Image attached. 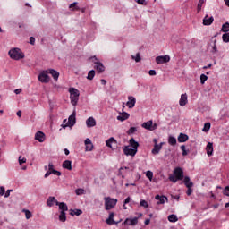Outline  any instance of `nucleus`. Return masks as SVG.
<instances>
[{"mask_svg":"<svg viewBox=\"0 0 229 229\" xmlns=\"http://www.w3.org/2000/svg\"><path fill=\"white\" fill-rule=\"evenodd\" d=\"M168 180L173 183H176L178 180H183V169L182 167H176L174 170V174L169 175Z\"/></svg>","mask_w":229,"mask_h":229,"instance_id":"obj_1","label":"nucleus"},{"mask_svg":"<svg viewBox=\"0 0 229 229\" xmlns=\"http://www.w3.org/2000/svg\"><path fill=\"white\" fill-rule=\"evenodd\" d=\"M69 92H70L71 104L73 106H76L80 99V90H78L75 88H70Z\"/></svg>","mask_w":229,"mask_h":229,"instance_id":"obj_2","label":"nucleus"},{"mask_svg":"<svg viewBox=\"0 0 229 229\" xmlns=\"http://www.w3.org/2000/svg\"><path fill=\"white\" fill-rule=\"evenodd\" d=\"M9 56L13 60H22L24 58V54L20 48H13L9 51Z\"/></svg>","mask_w":229,"mask_h":229,"instance_id":"obj_3","label":"nucleus"},{"mask_svg":"<svg viewBox=\"0 0 229 229\" xmlns=\"http://www.w3.org/2000/svg\"><path fill=\"white\" fill-rule=\"evenodd\" d=\"M105 201V209L106 210H112V208H115L117 205V199H112L110 197L104 198Z\"/></svg>","mask_w":229,"mask_h":229,"instance_id":"obj_4","label":"nucleus"},{"mask_svg":"<svg viewBox=\"0 0 229 229\" xmlns=\"http://www.w3.org/2000/svg\"><path fill=\"white\" fill-rule=\"evenodd\" d=\"M142 128H145V130H148L149 131H155L157 128H158V125L157 123H153V121H148L142 123Z\"/></svg>","mask_w":229,"mask_h":229,"instance_id":"obj_5","label":"nucleus"},{"mask_svg":"<svg viewBox=\"0 0 229 229\" xmlns=\"http://www.w3.org/2000/svg\"><path fill=\"white\" fill-rule=\"evenodd\" d=\"M47 74H48L47 71L42 72L41 73H39L38 80L41 83H49L51 78H49V75H47Z\"/></svg>","mask_w":229,"mask_h":229,"instance_id":"obj_6","label":"nucleus"},{"mask_svg":"<svg viewBox=\"0 0 229 229\" xmlns=\"http://www.w3.org/2000/svg\"><path fill=\"white\" fill-rule=\"evenodd\" d=\"M92 60H93L94 64H96V65L94 66L96 71H98L99 73L105 72V65H103L101 63L98 62V58H96V56L92 57Z\"/></svg>","mask_w":229,"mask_h":229,"instance_id":"obj_7","label":"nucleus"},{"mask_svg":"<svg viewBox=\"0 0 229 229\" xmlns=\"http://www.w3.org/2000/svg\"><path fill=\"white\" fill-rule=\"evenodd\" d=\"M137 151L135 148H130V146H126L123 148V153L124 155H126L127 157H135V155H137Z\"/></svg>","mask_w":229,"mask_h":229,"instance_id":"obj_8","label":"nucleus"},{"mask_svg":"<svg viewBox=\"0 0 229 229\" xmlns=\"http://www.w3.org/2000/svg\"><path fill=\"white\" fill-rule=\"evenodd\" d=\"M171 57L169 55H159L156 57V63L158 64H167V62H170Z\"/></svg>","mask_w":229,"mask_h":229,"instance_id":"obj_9","label":"nucleus"},{"mask_svg":"<svg viewBox=\"0 0 229 229\" xmlns=\"http://www.w3.org/2000/svg\"><path fill=\"white\" fill-rule=\"evenodd\" d=\"M106 146H107V148H110L111 149H115V148L117 147V140H115V138L112 137L106 141Z\"/></svg>","mask_w":229,"mask_h":229,"instance_id":"obj_10","label":"nucleus"},{"mask_svg":"<svg viewBox=\"0 0 229 229\" xmlns=\"http://www.w3.org/2000/svg\"><path fill=\"white\" fill-rule=\"evenodd\" d=\"M76 124V113L73 112L72 115L69 116L67 123L64 126V128H67V126H74Z\"/></svg>","mask_w":229,"mask_h":229,"instance_id":"obj_11","label":"nucleus"},{"mask_svg":"<svg viewBox=\"0 0 229 229\" xmlns=\"http://www.w3.org/2000/svg\"><path fill=\"white\" fill-rule=\"evenodd\" d=\"M35 140L44 142L46 140V134L42 131H38L35 134Z\"/></svg>","mask_w":229,"mask_h":229,"instance_id":"obj_12","label":"nucleus"},{"mask_svg":"<svg viewBox=\"0 0 229 229\" xmlns=\"http://www.w3.org/2000/svg\"><path fill=\"white\" fill-rule=\"evenodd\" d=\"M214 22V16H208V14H206L203 18V25L204 26H211V24Z\"/></svg>","mask_w":229,"mask_h":229,"instance_id":"obj_13","label":"nucleus"},{"mask_svg":"<svg viewBox=\"0 0 229 229\" xmlns=\"http://www.w3.org/2000/svg\"><path fill=\"white\" fill-rule=\"evenodd\" d=\"M139 223V218L134 217V218H126L125 221L123 222V225H127L128 226H135Z\"/></svg>","mask_w":229,"mask_h":229,"instance_id":"obj_14","label":"nucleus"},{"mask_svg":"<svg viewBox=\"0 0 229 229\" xmlns=\"http://www.w3.org/2000/svg\"><path fill=\"white\" fill-rule=\"evenodd\" d=\"M135 103H137V99H135V97L130 96L128 97V102L126 103V106H128V108H133L135 106Z\"/></svg>","mask_w":229,"mask_h":229,"instance_id":"obj_15","label":"nucleus"},{"mask_svg":"<svg viewBox=\"0 0 229 229\" xmlns=\"http://www.w3.org/2000/svg\"><path fill=\"white\" fill-rule=\"evenodd\" d=\"M155 199H157V205H164V203H165V201H168L167 197L162 195H156L155 196Z\"/></svg>","mask_w":229,"mask_h":229,"instance_id":"obj_16","label":"nucleus"},{"mask_svg":"<svg viewBox=\"0 0 229 229\" xmlns=\"http://www.w3.org/2000/svg\"><path fill=\"white\" fill-rule=\"evenodd\" d=\"M47 72H48V74H51L55 81H57L58 78H60V72H58L55 70L48 69V70H47Z\"/></svg>","mask_w":229,"mask_h":229,"instance_id":"obj_17","label":"nucleus"},{"mask_svg":"<svg viewBox=\"0 0 229 229\" xmlns=\"http://www.w3.org/2000/svg\"><path fill=\"white\" fill-rule=\"evenodd\" d=\"M162 146H164V142H161L160 144L156 143L154 145V148L152 149V155H158L162 149Z\"/></svg>","mask_w":229,"mask_h":229,"instance_id":"obj_18","label":"nucleus"},{"mask_svg":"<svg viewBox=\"0 0 229 229\" xmlns=\"http://www.w3.org/2000/svg\"><path fill=\"white\" fill-rule=\"evenodd\" d=\"M84 144L86 146V151H92V149L94 148L92 140H90V139H89V138L85 140Z\"/></svg>","mask_w":229,"mask_h":229,"instance_id":"obj_19","label":"nucleus"},{"mask_svg":"<svg viewBox=\"0 0 229 229\" xmlns=\"http://www.w3.org/2000/svg\"><path fill=\"white\" fill-rule=\"evenodd\" d=\"M206 151L208 157H212L214 153V145L211 142H208L207 147H206Z\"/></svg>","mask_w":229,"mask_h":229,"instance_id":"obj_20","label":"nucleus"},{"mask_svg":"<svg viewBox=\"0 0 229 229\" xmlns=\"http://www.w3.org/2000/svg\"><path fill=\"white\" fill-rule=\"evenodd\" d=\"M188 99H187V93L182 94L181 98L179 100L180 106H185L187 105Z\"/></svg>","mask_w":229,"mask_h":229,"instance_id":"obj_21","label":"nucleus"},{"mask_svg":"<svg viewBox=\"0 0 229 229\" xmlns=\"http://www.w3.org/2000/svg\"><path fill=\"white\" fill-rule=\"evenodd\" d=\"M55 205L57 207H59V208L61 209V212H67V210H69V208L67 207V204H65L64 202L55 201Z\"/></svg>","mask_w":229,"mask_h":229,"instance_id":"obj_22","label":"nucleus"},{"mask_svg":"<svg viewBox=\"0 0 229 229\" xmlns=\"http://www.w3.org/2000/svg\"><path fill=\"white\" fill-rule=\"evenodd\" d=\"M86 124L88 128H94L96 126V119L94 117H89L86 120Z\"/></svg>","mask_w":229,"mask_h":229,"instance_id":"obj_23","label":"nucleus"},{"mask_svg":"<svg viewBox=\"0 0 229 229\" xmlns=\"http://www.w3.org/2000/svg\"><path fill=\"white\" fill-rule=\"evenodd\" d=\"M129 144H130V148H132V149H136L138 151V149H139V142H137L134 138H131L129 140Z\"/></svg>","mask_w":229,"mask_h":229,"instance_id":"obj_24","label":"nucleus"},{"mask_svg":"<svg viewBox=\"0 0 229 229\" xmlns=\"http://www.w3.org/2000/svg\"><path fill=\"white\" fill-rule=\"evenodd\" d=\"M127 119H130V114L123 112L120 114V115L117 116V121H126Z\"/></svg>","mask_w":229,"mask_h":229,"instance_id":"obj_25","label":"nucleus"},{"mask_svg":"<svg viewBox=\"0 0 229 229\" xmlns=\"http://www.w3.org/2000/svg\"><path fill=\"white\" fill-rule=\"evenodd\" d=\"M63 168L67 169L68 171H72V162H71L70 160H65L63 163Z\"/></svg>","mask_w":229,"mask_h":229,"instance_id":"obj_26","label":"nucleus"},{"mask_svg":"<svg viewBox=\"0 0 229 229\" xmlns=\"http://www.w3.org/2000/svg\"><path fill=\"white\" fill-rule=\"evenodd\" d=\"M178 142H187L189 136L187 134L180 133L177 138Z\"/></svg>","mask_w":229,"mask_h":229,"instance_id":"obj_27","label":"nucleus"},{"mask_svg":"<svg viewBox=\"0 0 229 229\" xmlns=\"http://www.w3.org/2000/svg\"><path fill=\"white\" fill-rule=\"evenodd\" d=\"M183 183L187 188L194 186V183L191 182V178L189 176L184 177Z\"/></svg>","mask_w":229,"mask_h":229,"instance_id":"obj_28","label":"nucleus"},{"mask_svg":"<svg viewBox=\"0 0 229 229\" xmlns=\"http://www.w3.org/2000/svg\"><path fill=\"white\" fill-rule=\"evenodd\" d=\"M83 214V211L81 209H71L70 216H81Z\"/></svg>","mask_w":229,"mask_h":229,"instance_id":"obj_29","label":"nucleus"},{"mask_svg":"<svg viewBox=\"0 0 229 229\" xmlns=\"http://www.w3.org/2000/svg\"><path fill=\"white\" fill-rule=\"evenodd\" d=\"M69 8L72 10V12H80V7L78 6L77 2L71 4Z\"/></svg>","mask_w":229,"mask_h":229,"instance_id":"obj_30","label":"nucleus"},{"mask_svg":"<svg viewBox=\"0 0 229 229\" xmlns=\"http://www.w3.org/2000/svg\"><path fill=\"white\" fill-rule=\"evenodd\" d=\"M56 201H58V200H56V199H55V197H49V198L47 199V207H53L54 203H56Z\"/></svg>","mask_w":229,"mask_h":229,"instance_id":"obj_31","label":"nucleus"},{"mask_svg":"<svg viewBox=\"0 0 229 229\" xmlns=\"http://www.w3.org/2000/svg\"><path fill=\"white\" fill-rule=\"evenodd\" d=\"M59 221H61V223H65L67 221V216L65 212L60 211Z\"/></svg>","mask_w":229,"mask_h":229,"instance_id":"obj_32","label":"nucleus"},{"mask_svg":"<svg viewBox=\"0 0 229 229\" xmlns=\"http://www.w3.org/2000/svg\"><path fill=\"white\" fill-rule=\"evenodd\" d=\"M221 31H223V33H228V31H229V22H225V24L222 25Z\"/></svg>","mask_w":229,"mask_h":229,"instance_id":"obj_33","label":"nucleus"},{"mask_svg":"<svg viewBox=\"0 0 229 229\" xmlns=\"http://www.w3.org/2000/svg\"><path fill=\"white\" fill-rule=\"evenodd\" d=\"M22 212L25 214L26 219H31L33 217V214L28 209H23Z\"/></svg>","mask_w":229,"mask_h":229,"instance_id":"obj_34","label":"nucleus"},{"mask_svg":"<svg viewBox=\"0 0 229 229\" xmlns=\"http://www.w3.org/2000/svg\"><path fill=\"white\" fill-rule=\"evenodd\" d=\"M168 221L170 223H176V221H178V216H176V215H170L168 216Z\"/></svg>","mask_w":229,"mask_h":229,"instance_id":"obj_35","label":"nucleus"},{"mask_svg":"<svg viewBox=\"0 0 229 229\" xmlns=\"http://www.w3.org/2000/svg\"><path fill=\"white\" fill-rule=\"evenodd\" d=\"M94 76H96V71L91 70L88 72L87 79L88 80H94Z\"/></svg>","mask_w":229,"mask_h":229,"instance_id":"obj_36","label":"nucleus"},{"mask_svg":"<svg viewBox=\"0 0 229 229\" xmlns=\"http://www.w3.org/2000/svg\"><path fill=\"white\" fill-rule=\"evenodd\" d=\"M168 143L171 146H176V138H174L173 136H170L169 139H168Z\"/></svg>","mask_w":229,"mask_h":229,"instance_id":"obj_37","label":"nucleus"},{"mask_svg":"<svg viewBox=\"0 0 229 229\" xmlns=\"http://www.w3.org/2000/svg\"><path fill=\"white\" fill-rule=\"evenodd\" d=\"M210 123H206L204 124V127L202 129V131H204L205 133H207V131H208L210 130Z\"/></svg>","mask_w":229,"mask_h":229,"instance_id":"obj_38","label":"nucleus"},{"mask_svg":"<svg viewBox=\"0 0 229 229\" xmlns=\"http://www.w3.org/2000/svg\"><path fill=\"white\" fill-rule=\"evenodd\" d=\"M106 225H117L116 221L114 220V218H107L106 220Z\"/></svg>","mask_w":229,"mask_h":229,"instance_id":"obj_39","label":"nucleus"},{"mask_svg":"<svg viewBox=\"0 0 229 229\" xmlns=\"http://www.w3.org/2000/svg\"><path fill=\"white\" fill-rule=\"evenodd\" d=\"M137 131V127H131L128 131H127V134L128 135H133V133H135Z\"/></svg>","mask_w":229,"mask_h":229,"instance_id":"obj_40","label":"nucleus"},{"mask_svg":"<svg viewBox=\"0 0 229 229\" xmlns=\"http://www.w3.org/2000/svg\"><path fill=\"white\" fill-rule=\"evenodd\" d=\"M207 80H208V77L205 74H201L200 75V83L201 85L205 84V81H207Z\"/></svg>","mask_w":229,"mask_h":229,"instance_id":"obj_41","label":"nucleus"},{"mask_svg":"<svg viewBox=\"0 0 229 229\" xmlns=\"http://www.w3.org/2000/svg\"><path fill=\"white\" fill-rule=\"evenodd\" d=\"M205 4V0H199L197 7V12H201V8Z\"/></svg>","mask_w":229,"mask_h":229,"instance_id":"obj_42","label":"nucleus"},{"mask_svg":"<svg viewBox=\"0 0 229 229\" xmlns=\"http://www.w3.org/2000/svg\"><path fill=\"white\" fill-rule=\"evenodd\" d=\"M181 150L182 151V157H187L189 155V151L185 149V145L181 146Z\"/></svg>","mask_w":229,"mask_h":229,"instance_id":"obj_43","label":"nucleus"},{"mask_svg":"<svg viewBox=\"0 0 229 229\" xmlns=\"http://www.w3.org/2000/svg\"><path fill=\"white\" fill-rule=\"evenodd\" d=\"M75 193L77 194V196H81V194H85V190L79 188L75 191Z\"/></svg>","mask_w":229,"mask_h":229,"instance_id":"obj_44","label":"nucleus"},{"mask_svg":"<svg viewBox=\"0 0 229 229\" xmlns=\"http://www.w3.org/2000/svg\"><path fill=\"white\" fill-rule=\"evenodd\" d=\"M146 176H147V178H148V180H150V182H151V181L153 180V172H151V171H147Z\"/></svg>","mask_w":229,"mask_h":229,"instance_id":"obj_45","label":"nucleus"},{"mask_svg":"<svg viewBox=\"0 0 229 229\" xmlns=\"http://www.w3.org/2000/svg\"><path fill=\"white\" fill-rule=\"evenodd\" d=\"M224 42H229V33H225L222 36Z\"/></svg>","mask_w":229,"mask_h":229,"instance_id":"obj_46","label":"nucleus"},{"mask_svg":"<svg viewBox=\"0 0 229 229\" xmlns=\"http://www.w3.org/2000/svg\"><path fill=\"white\" fill-rule=\"evenodd\" d=\"M216 40L214 41V45H213V47H212V50H211V53H213V54H216V53H217V45L216 44Z\"/></svg>","mask_w":229,"mask_h":229,"instance_id":"obj_47","label":"nucleus"},{"mask_svg":"<svg viewBox=\"0 0 229 229\" xmlns=\"http://www.w3.org/2000/svg\"><path fill=\"white\" fill-rule=\"evenodd\" d=\"M140 207H144L145 208H148V207H149V204H148V201L146 200H140Z\"/></svg>","mask_w":229,"mask_h":229,"instance_id":"obj_48","label":"nucleus"},{"mask_svg":"<svg viewBox=\"0 0 229 229\" xmlns=\"http://www.w3.org/2000/svg\"><path fill=\"white\" fill-rule=\"evenodd\" d=\"M223 194H224V196L229 197V186L225 187V189L223 190Z\"/></svg>","mask_w":229,"mask_h":229,"instance_id":"obj_49","label":"nucleus"},{"mask_svg":"<svg viewBox=\"0 0 229 229\" xmlns=\"http://www.w3.org/2000/svg\"><path fill=\"white\" fill-rule=\"evenodd\" d=\"M132 60H135V62H140V54H137L136 57L135 55H131Z\"/></svg>","mask_w":229,"mask_h":229,"instance_id":"obj_50","label":"nucleus"},{"mask_svg":"<svg viewBox=\"0 0 229 229\" xmlns=\"http://www.w3.org/2000/svg\"><path fill=\"white\" fill-rule=\"evenodd\" d=\"M19 164L20 165H22V164H26V158L22 157V156L19 157Z\"/></svg>","mask_w":229,"mask_h":229,"instance_id":"obj_51","label":"nucleus"},{"mask_svg":"<svg viewBox=\"0 0 229 229\" xmlns=\"http://www.w3.org/2000/svg\"><path fill=\"white\" fill-rule=\"evenodd\" d=\"M52 174H55V176H62V173L57 170H52Z\"/></svg>","mask_w":229,"mask_h":229,"instance_id":"obj_52","label":"nucleus"},{"mask_svg":"<svg viewBox=\"0 0 229 229\" xmlns=\"http://www.w3.org/2000/svg\"><path fill=\"white\" fill-rule=\"evenodd\" d=\"M4 192H6L4 186H1L0 187V196H4Z\"/></svg>","mask_w":229,"mask_h":229,"instance_id":"obj_53","label":"nucleus"},{"mask_svg":"<svg viewBox=\"0 0 229 229\" xmlns=\"http://www.w3.org/2000/svg\"><path fill=\"white\" fill-rule=\"evenodd\" d=\"M148 74H149V76H157V71L149 70Z\"/></svg>","mask_w":229,"mask_h":229,"instance_id":"obj_54","label":"nucleus"},{"mask_svg":"<svg viewBox=\"0 0 229 229\" xmlns=\"http://www.w3.org/2000/svg\"><path fill=\"white\" fill-rule=\"evenodd\" d=\"M54 167H55V165H53V163L48 164V171H50V172L55 171Z\"/></svg>","mask_w":229,"mask_h":229,"instance_id":"obj_55","label":"nucleus"},{"mask_svg":"<svg viewBox=\"0 0 229 229\" xmlns=\"http://www.w3.org/2000/svg\"><path fill=\"white\" fill-rule=\"evenodd\" d=\"M186 194L187 196H191V194H192V187L188 188Z\"/></svg>","mask_w":229,"mask_h":229,"instance_id":"obj_56","label":"nucleus"},{"mask_svg":"<svg viewBox=\"0 0 229 229\" xmlns=\"http://www.w3.org/2000/svg\"><path fill=\"white\" fill-rule=\"evenodd\" d=\"M13 190H7L5 194H4V198H10V192H12Z\"/></svg>","mask_w":229,"mask_h":229,"instance_id":"obj_57","label":"nucleus"},{"mask_svg":"<svg viewBox=\"0 0 229 229\" xmlns=\"http://www.w3.org/2000/svg\"><path fill=\"white\" fill-rule=\"evenodd\" d=\"M30 43L31 44V46H35V38L33 37L30 38Z\"/></svg>","mask_w":229,"mask_h":229,"instance_id":"obj_58","label":"nucleus"},{"mask_svg":"<svg viewBox=\"0 0 229 229\" xmlns=\"http://www.w3.org/2000/svg\"><path fill=\"white\" fill-rule=\"evenodd\" d=\"M138 4H146V0H137Z\"/></svg>","mask_w":229,"mask_h":229,"instance_id":"obj_59","label":"nucleus"},{"mask_svg":"<svg viewBox=\"0 0 229 229\" xmlns=\"http://www.w3.org/2000/svg\"><path fill=\"white\" fill-rule=\"evenodd\" d=\"M52 174V171H47L46 174H45V178H48V176H51Z\"/></svg>","mask_w":229,"mask_h":229,"instance_id":"obj_60","label":"nucleus"},{"mask_svg":"<svg viewBox=\"0 0 229 229\" xmlns=\"http://www.w3.org/2000/svg\"><path fill=\"white\" fill-rule=\"evenodd\" d=\"M131 198L130 197H127L126 199H125V200H124V205H128V203H130V201H131Z\"/></svg>","mask_w":229,"mask_h":229,"instance_id":"obj_61","label":"nucleus"},{"mask_svg":"<svg viewBox=\"0 0 229 229\" xmlns=\"http://www.w3.org/2000/svg\"><path fill=\"white\" fill-rule=\"evenodd\" d=\"M114 217H115V214H114V212H111V213L109 214V218H110V219H114Z\"/></svg>","mask_w":229,"mask_h":229,"instance_id":"obj_62","label":"nucleus"},{"mask_svg":"<svg viewBox=\"0 0 229 229\" xmlns=\"http://www.w3.org/2000/svg\"><path fill=\"white\" fill-rule=\"evenodd\" d=\"M15 94H21V92H22L21 89H18L14 90Z\"/></svg>","mask_w":229,"mask_h":229,"instance_id":"obj_63","label":"nucleus"},{"mask_svg":"<svg viewBox=\"0 0 229 229\" xmlns=\"http://www.w3.org/2000/svg\"><path fill=\"white\" fill-rule=\"evenodd\" d=\"M100 82L102 85H106V80H105V79H101Z\"/></svg>","mask_w":229,"mask_h":229,"instance_id":"obj_64","label":"nucleus"}]
</instances>
